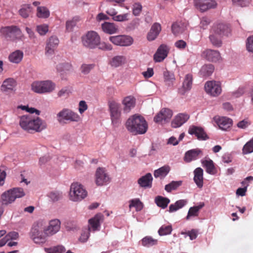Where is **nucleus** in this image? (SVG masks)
Returning <instances> with one entry per match:
<instances>
[{
    "instance_id": "48",
    "label": "nucleus",
    "mask_w": 253,
    "mask_h": 253,
    "mask_svg": "<svg viewBox=\"0 0 253 253\" xmlns=\"http://www.w3.org/2000/svg\"><path fill=\"white\" fill-rule=\"evenodd\" d=\"M204 204L198 206L191 207L188 212L187 215L186 217L187 220H189L191 217H195L198 216L199 210L203 207Z\"/></svg>"
},
{
    "instance_id": "14",
    "label": "nucleus",
    "mask_w": 253,
    "mask_h": 253,
    "mask_svg": "<svg viewBox=\"0 0 253 253\" xmlns=\"http://www.w3.org/2000/svg\"><path fill=\"white\" fill-rule=\"evenodd\" d=\"M194 5L197 9L204 12L209 9L215 8L217 3L214 0H194Z\"/></svg>"
},
{
    "instance_id": "44",
    "label": "nucleus",
    "mask_w": 253,
    "mask_h": 253,
    "mask_svg": "<svg viewBox=\"0 0 253 253\" xmlns=\"http://www.w3.org/2000/svg\"><path fill=\"white\" fill-rule=\"evenodd\" d=\"M164 81L169 86H171L175 81L174 74L168 71H165L163 73Z\"/></svg>"
},
{
    "instance_id": "1",
    "label": "nucleus",
    "mask_w": 253,
    "mask_h": 253,
    "mask_svg": "<svg viewBox=\"0 0 253 253\" xmlns=\"http://www.w3.org/2000/svg\"><path fill=\"white\" fill-rule=\"evenodd\" d=\"M19 125L23 130L27 132H41L47 126L44 121L39 117H34L31 115L19 117Z\"/></svg>"
},
{
    "instance_id": "29",
    "label": "nucleus",
    "mask_w": 253,
    "mask_h": 253,
    "mask_svg": "<svg viewBox=\"0 0 253 253\" xmlns=\"http://www.w3.org/2000/svg\"><path fill=\"white\" fill-rule=\"evenodd\" d=\"M188 132L190 134L195 135L199 140H206L208 138L204 129L201 127L191 126L189 128Z\"/></svg>"
},
{
    "instance_id": "4",
    "label": "nucleus",
    "mask_w": 253,
    "mask_h": 253,
    "mask_svg": "<svg viewBox=\"0 0 253 253\" xmlns=\"http://www.w3.org/2000/svg\"><path fill=\"white\" fill-rule=\"evenodd\" d=\"M56 120L60 125H65L69 123H78L82 120V117L76 112L64 108L56 114Z\"/></svg>"
},
{
    "instance_id": "42",
    "label": "nucleus",
    "mask_w": 253,
    "mask_h": 253,
    "mask_svg": "<svg viewBox=\"0 0 253 253\" xmlns=\"http://www.w3.org/2000/svg\"><path fill=\"white\" fill-rule=\"evenodd\" d=\"M32 7L30 4H25L21 6V7L19 10L18 12L21 17L26 18L29 17L30 14L32 12Z\"/></svg>"
},
{
    "instance_id": "59",
    "label": "nucleus",
    "mask_w": 253,
    "mask_h": 253,
    "mask_svg": "<svg viewBox=\"0 0 253 253\" xmlns=\"http://www.w3.org/2000/svg\"><path fill=\"white\" fill-rule=\"evenodd\" d=\"M90 227H88L87 229H85V230H83L79 238L80 241L83 243L86 242L90 235Z\"/></svg>"
},
{
    "instance_id": "3",
    "label": "nucleus",
    "mask_w": 253,
    "mask_h": 253,
    "mask_svg": "<svg viewBox=\"0 0 253 253\" xmlns=\"http://www.w3.org/2000/svg\"><path fill=\"white\" fill-rule=\"evenodd\" d=\"M45 222L39 220L32 226L29 236L31 239L36 244H43L46 242L48 236L44 228Z\"/></svg>"
},
{
    "instance_id": "55",
    "label": "nucleus",
    "mask_w": 253,
    "mask_h": 253,
    "mask_svg": "<svg viewBox=\"0 0 253 253\" xmlns=\"http://www.w3.org/2000/svg\"><path fill=\"white\" fill-rule=\"evenodd\" d=\"M242 151L244 154H249L253 152V138L244 146Z\"/></svg>"
},
{
    "instance_id": "13",
    "label": "nucleus",
    "mask_w": 253,
    "mask_h": 253,
    "mask_svg": "<svg viewBox=\"0 0 253 253\" xmlns=\"http://www.w3.org/2000/svg\"><path fill=\"white\" fill-rule=\"evenodd\" d=\"M205 89L207 93L213 97L218 96L222 91L220 82L215 81L207 82L205 84Z\"/></svg>"
},
{
    "instance_id": "33",
    "label": "nucleus",
    "mask_w": 253,
    "mask_h": 253,
    "mask_svg": "<svg viewBox=\"0 0 253 253\" xmlns=\"http://www.w3.org/2000/svg\"><path fill=\"white\" fill-rule=\"evenodd\" d=\"M126 62V58L123 55H117L113 57L109 64L112 67L118 68L124 65Z\"/></svg>"
},
{
    "instance_id": "46",
    "label": "nucleus",
    "mask_w": 253,
    "mask_h": 253,
    "mask_svg": "<svg viewBox=\"0 0 253 253\" xmlns=\"http://www.w3.org/2000/svg\"><path fill=\"white\" fill-rule=\"evenodd\" d=\"M50 15L49 10L44 6H38L37 16L40 18H47Z\"/></svg>"
},
{
    "instance_id": "19",
    "label": "nucleus",
    "mask_w": 253,
    "mask_h": 253,
    "mask_svg": "<svg viewBox=\"0 0 253 253\" xmlns=\"http://www.w3.org/2000/svg\"><path fill=\"white\" fill-rule=\"evenodd\" d=\"M202 56L207 60L211 62H215L221 59V56L219 51L210 49H207L204 51Z\"/></svg>"
},
{
    "instance_id": "30",
    "label": "nucleus",
    "mask_w": 253,
    "mask_h": 253,
    "mask_svg": "<svg viewBox=\"0 0 253 253\" xmlns=\"http://www.w3.org/2000/svg\"><path fill=\"white\" fill-rule=\"evenodd\" d=\"M101 28L104 33L109 35L117 33L119 30L118 26L115 23L111 22H104L102 24Z\"/></svg>"
},
{
    "instance_id": "17",
    "label": "nucleus",
    "mask_w": 253,
    "mask_h": 253,
    "mask_svg": "<svg viewBox=\"0 0 253 253\" xmlns=\"http://www.w3.org/2000/svg\"><path fill=\"white\" fill-rule=\"evenodd\" d=\"M169 49V47L167 45L161 44L154 55L155 61L157 62L163 61L167 57Z\"/></svg>"
},
{
    "instance_id": "57",
    "label": "nucleus",
    "mask_w": 253,
    "mask_h": 253,
    "mask_svg": "<svg viewBox=\"0 0 253 253\" xmlns=\"http://www.w3.org/2000/svg\"><path fill=\"white\" fill-rule=\"evenodd\" d=\"M37 32L41 36L45 35L48 31V26L46 24L38 25L36 27Z\"/></svg>"
},
{
    "instance_id": "51",
    "label": "nucleus",
    "mask_w": 253,
    "mask_h": 253,
    "mask_svg": "<svg viewBox=\"0 0 253 253\" xmlns=\"http://www.w3.org/2000/svg\"><path fill=\"white\" fill-rule=\"evenodd\" d=\"M182 184L181 181H172L165 186V189L168 192L176 190Z\"/></svg>"
},
{
    "instance_id": "58",
    "label": "nucleus",
    "mask_w": 253,
    "mask_h": 253,
    "mask_svg": "<svg viewBox=\"0 0 253 253\" xmlns=\"http://www.w3.org/2000/svg\"><path fill=\"white\" fill-rule=\"evenodd\" d=\"M142 6L141 4L139 3H135L132 5V10L133 14L137 16L140 15L142 11Z\"/></svg>"
},
{
    "instance_id": "10",
    "label": "nucleus",
    "mask_w": 253,
    "mask_h": 253,
    "mask_svg": "<svg viewBox=\"0 0 253 253\" xmlns=\"http://www.w3.org/2000/svg\"><path fill=\"white\" fill-rule=\"evenodd\" d=\"M22 35V32L16 26H7L0 29V36L9 39L11 40L19 38Z\"/></svg>"
},
{
    "instance_id": "18",
    "label": "nucleus",
    "mask_w": 253,
    "mask_h": 253,
    "mask_svg": "<svg viewBox=\"0 0 253 253\" xmlns=\"http://www.w3.org/2000/svg\"><path fill=\"white\" fill-rule=\"evenodd\" d=\"M59 43L58 38L54 36H52L47 41L45 47V55L50 56L52 55L57 48Z\"/></svg>"
},
{
    "instance_id": "15",
    "label": "nucleus",
    "mask_w": 253,
    "mask_h": 253,
    "mask_svg": "<svg viewBox=\"0 0 253 253\" xmlns=\"http://www.w3.org/2000/svg\"><path fill=\"white\" fill-rule=\"evenodd\" d=\"M106 13L111 16L112 19L115 21L122 22L130 20V14L129 12L118 14V11L113 7L108 8Z\"/></svg>"
},
{
    "instance_id": "32",
    "label": "nucleus",
    "mask_w": 253,
    "mask_h": 253,
    "mask_svg": "<svg viewBox=\"0 0 253 253\" xmlns=\"http://www.w3.org/2000/svg\"><path fill=\"white\" fill-rule=\"evenodd\" d=\"M161 31V26L159 23H154L148 34L147 39L149 41L154 40L159 34Z\"/></svg>"
},
{
    "instance_id": "63",
    "label": "nucleus",
    "mask_w": 253,
    "mask_h": 253,
    "mask_svg": "<svg viewBox=\"0 0 253 253\" xmlns=\"http://www.w3.org/2000/svg\"><path fill=\"white\" fill-rule=\"evenodd\" d=\"M233 3L237 5L244 7L249 5L250 0H232Z\"/></svg>"
},
{
    "instance_id": "37",
    "label": "nucleus",
    "mask_w": 253,
    "mask_h": 253,
    "mask_svg": "<svg viewBox=\"0 0 253 253\" xmlns=\"http://www.w3.org/2000/svg\"><path fill=\"white\" fill-rule=\"evenodd\" d=\"M57 71L61 76L69 73L72 70V66L68 63H61L56 66Z\"/></svg>"
},
{
    "instance_id": "56",
    "label": "nucleus",
    "mask_w": 253,
    "mask_h": 253,
    "mask_svg": "<svg viewBox=\"0 0 253 253\" xmlns=\"http://www.w3.org/2000/svg\"><path fill=\"white\" fill-rule=\"evenodd\" d=\"M94 64H83L81 67V71L83 74L87 75L94 68Z\"/></svg>"
},
{
    "instance_id": "50",
    "label": "nucleus",
    "mask_w": 253,
    "mask_h": 253,
    "mask_svg": "<svg viewBox=\"0 0 253 253\" xmlns=\"http://www.w3.org/2000/svg\"><path fill=\"white\" fill-rule=\"evenodd\" d=\"M155 202L158 207L164 209L167 207L170 200L167 198L158 196L156 198Z\"/></svg>"
},
{
    "instance_id": "25",
    "label": "nucleus",
    "mask_w": 253,
    "mask_h": 253,
    "mask_svg": "<svg viewBox=\"0 0 253 253\" xmlns=\"http://www.w3.org/2000/svg\"><path fill=\"white\" fill-rule=\"evenodd\" d=\"M214 120L219 126V128L226 130L229 128L232 125V121L231 119L226 117H217L214 118Z\"/></svg>"
},
{
    "instance_id": "53",
    "label": "nucleus",
    "mask_w": 253,
    "mask_h": 253,
    "mask_svg": "<svg viewBox=\"0 0 253 253\" xmlns=\"http://www.w3.org/2000/svg\"><path fill=\"white\" fill-rule=\"evenodd\" d=\"M172 231V227L171 225H163L158 231V233L160 236H165L170 234Z\"/></svg>"
},
{
    "instance_id": "39",
    "label": "nucleus",
    "mask_w": 253,
    "mask_h": 253,
    "mask_svg": "<svg viewBox=\"0 0 253 253\" xmlns=\"http://www.w3.org/2000/svg\"><path fill=\"white\" fill-rule=\"evenodd\" d=\"M170 169L169 166L165 165L154 171V177L155 178L163 179L169 173Z\"/></svg>"
},
{
    "instance_id": "62",
    "label": "nucleus",
    "mask_w": 253,
    "mask_h": 253,
    "mask_svg": "<svg viewBox=\"0 0 253 253\" xmlns=\"http://www.w3.org/2000/svg\"><path fill=\"white\" fill-rule=\"evenodd\" d=\"M246 48L249 52L253 53V35L247 38L246 41Z\"/></svg>"
},
{
    "instance_id": "52",
    "label": "nucleus",
    "mask_w": 253,
    "mask_h": 253,
    "mask_svg": "<svg viewBox=\"0 0 253 253\" xmlns=\"http://www.w3.org/2000/svg\"><path fill=\"white\" fill-rule=\"evenodd\" d=\"M80 20V17L76 16L73 18L71 20L67 21L66 23V30L68 31H72Z\"/></svg>"
},
{
    "instance_id": "34",
    "label": "nucleus",
    "mask_w": 253,
    "mask_h": 253,
    "mask_svg": "<svg viewBox=\"0 0 253 253\" xmlns=\"http://www.w3.org/2000/svg\"><path fill=\"white\" fill-rule=\"evenodd\" d=\"M186 28V25L184 23L181 21H177L172 24L171 31L174 35L177 36L183 33Z\"/></svg>"
},
{
    "instance_id": "43",
    "label": "nucleus",
    "mask_w": 253,
    "mask_h": 253,
    "mask_svg": "<svg viewBox=\"0 0 253 253\" xmlns=\"http://www.w3.org/2000/svg\"><path fill=\"white\" fill-rule=\"evenodd\" d=\"M186 200H180L177 201L174 204H171L169 207V211L173 212L183 208L187 204Z\"/></svg>"
},
{
    "instance_id": "45",
    "label": "nucleus",
    "mask_w": 253,
    "mask_h": 253,
    "mask_svg": "<svg viewBox=\"0 0 253 253\" xmlns=\"http://www.w3.org/2000/svg\"><path fill=\"white\" fill-rule=\"evenodd\" d=\"M222 36H218L212 33H211L209 36V39L211 44L215 47H220L222 45V42L221 39Z\"/></svg>"
},
{
    "instance_id": "11",
    "label": "nucleus",
    "mask_w": 253,
    "mask_h": 253,
    "mask_svg": "<svg viewBox=\"0 0 253 253\" xmlns=\"http://www.w3.org/2000/svg\"><path fill=\"white\" fill-rule=\"evenodd\" d=\"M111 181V178L105 168H98L95 174V182L98 186L108 184Z\"/></svg>"
},
{
    "instance_id": "20",
    "label": "nucleus",
    "mask_w": 253,
    "mask_h": 253,
    "mask_svg": "<svg viewBox=\"0 0 253 253\" xmlns=\"http://www.w3.org/2000/svg\"><path fill=\"white\" fill-rule=\"evenodd\" d=\"M193 77L191 74H187L182 83V86L178 89V92L181 95L185 94L192 88Z\"/></svg>"
},
{
    "instance_id": "2",
    "label": "nucleus",
    "mask_w": 253,
    "mask_h": 253,
    "mask_svg": "<svg viewBox=\"0 0 253 253\" xmlns=\"http://www.w3.org/2000/svg\"><path fill=\"white\" fill-rule=\"evenodd\" d=\"M126 127L129 132L134 135L144 134L148 129L144 118L137 115H132L127 119Z\"/></svg>"
},
{
    "instance_id": "54",
    "label": "nucleus",
    "mask_w": 253,
    "mask_h": 253,
    "mask_svg": "<svg viewBox=\"0 0 253 253\" xmlns=\"http://www.w3.org/2000/svg\"><path fill=\"white\" fill-rule=\"evenodd\" d=\"M157 240L151 237H145L142 240V244L144 246L150 247L157 244Z\"/></svg>"
},
{
    "instance_id": "24",
    "label": "nucleus",
    "mask_w": 253,
    "mask_h": 253,
    "mask_svg": "<svg viewBox=\"0 0 253 253\" xmlns=\"http://www.w3.org/2000/svg\"><path fill=\"white\" fill-rule=\"evenodd\" d=\"M122 103L123 105V111L127 113L134 107L135 104V99L132 96H127L124 98Z\"/></svg>"
},
{
    "instance_id": "27",
    "label": "nucleus",
    "mask_w": 253,
    "mask_h": 253,
    "mask_svg": "<svg viewBox=\"0 0 253 253\" xmlns=\"http://www.w3.org/2000/svg\"><path fill=\"white\" fill-rule=\"evenodd\" d=\"M189 118V116L187 114L180 113L175 117L171 122L172 127L177 128L181 126Z\"/></svg>"
},
{
    "instance_id": "40",
    "label": "nucleus",
    "mask_w": 253,
    "mask_h": 253,
    "mask_svg": "<svg viewBox=\"0 0 253 253\" xmlns=\"http://www.w3.org/2000/svg\"><path fill=\"white\" fill-rule=\"evenodd\" d=\"M214 70V67L212 64H206L203 66L200 70V75L204 77L211 76Z\"/></svg>"
},
{
    "instance_id": "23",
    "label": "nucleus",
    "mask_w": 253,
    "mask_h": 253,
    "mask_svg": "<svg viewBox=\"0 0 253 253\" xmlns=\"http://www.w3.org/2000/svg\"><path fill=\"white\" fill-rule=\"evenodd\" d=\"M103 215L99 213L96 214L93 217L88 220L89 227L90 229L91 228L92 231H95L99 230L100 227V223L103 220Z\"/></svg>"
},
{
    "instance_id": "26",
    "label": "nucleus",
    "mask_w": 253,
    "mask_h": 253,
    "mask_svg": "<svg viewBox=\"0 0 253 253\" xmlns=\"http://www.w3.org/2000/svg\"><path fill=\"white\" fill-rule=\"evenodd\" d=\"M228 27L223 24L218 23L213 25L211 33L218 35V36L227 35L229 33Z\"/></svg>"
},
{
    "instance_id": "12",
    "label": "nucleus",
    "mask_w": 253,
    "mask_h": 253,
    "mask_svg": "<svg viewBox=\"0 0 253 253\" xmlns=\"http://www.w3.org/2000/svg\"><path fill=\"white\" fill-rule=\"evenodd\" d=\"M109 40L114 45L120 46H130L133 42L131 37L125 35L110 36Z\"/></svg>"
},
{
    "instance_id": "21",
    "label": "nucleus",
    "mask_w": 253,
    "mask_h": 253,
    "mask_svg": "<svg viewBox=\"0 0 253 253\" xmlns=\"http://www.w3.org/2000/svg\"><path fill=\"white\" fill-rule=\"evenodd\" d=\"M60 228V221L57 219L50 221L48 226L44 228L48 237L51 236L57 233Z\"/></svg>"
},
{
    "instance_id": "60",
    "label": "nucleus",
    "mask_w": 253,
    "mask_h": 253,
    "mask_svg": "<svg viewBox=\"0 0 253 253\" xmlns=\"http://www.w3.org/2000/svg\"><path fill=\"white\" fill-rule=\"evenodd\" d=\"M48 196L52 202H56L62 198V194L59 192H51Z\"/></svg>"
},
{
    "instance_id": "61",
    "label": "nucleus",
    "mask_w": 253,
    "mask_h": 253,
    "mask_svg": "<svg viewBox=\"0 0 253 253\" xmlns=\"http://www.w3.org/2000/svg\"><path fill=\"white\" fill-rule=\"evenodd\" d=\"M211 23V20L207 17H204L201 18L199 27L203 30L207 29L208 26Z\"/></svg>"
},
{
    "instance_id": "31",
    "label": "nucleus",
    "mask_w": 253,
    "mask_h": 253,
    "mask_svg": "<svg viewBox=\"0 0 253 253\" xmlns=\"http://www.w3.org/2000/svg\"><path fill=\"white\" fill-rule=\"evenodd\" d=\"M153 177L150 173L141 177L138 179V183L141 187L145 188H150L152 186Z\"/></svg>"
},
{
    "instance_id": "35",
    "label": "nucleus",
    "mask_w": 253,
    "mask_h": 253,
    "mask_svg": "<svg viewBox=\"0 0 253 253\" xmlns=\"http://www.w3.org/2000/svg\"><path fill=\"white\" fill-rule=\"evenodd\" d=\"M194 180L197 186L202 188L203 186V170L201 168H196L194 171Z\"/></svg>"
},
{
    "instance_id": "9",
    "label": "nucleus",
    "mask_w": 253,
    "mask_h": 253,
    "mask_svg": "<svg viewBox=\"0 0 253 253\" xmlns=\"http://www.w3.org/2000/svg\"><path fill=\"white\" fill-rule=\"evenodd\" d=\"M109 109L112 124L117 126L121 122V105L114 101L109 103Z\"/></svg>"
},
{
    "instance_id": "22",
    "label": "nucleus",
    "mask_w": 253,
    "mask_h": 253,
    "mask_svg": "<svg viewBox=\"0 0 253 253\" xmlns=\"http://www.w3.org/2000/svg\"><path fill=\"white\" fill-rule=\"evenodd\" d=\"M17 85L16 81L13 78L5 79L2 83L0 90L4 92H9L15 90Z\"/></svg>"
},
{
    "instance_id": "38",
    "label": "nucleus",
    "mask_w": 253,
    "mask_h": 253,
    "mask_svg": "<svg viewBox=\"0 0 253 253\" xmlns=\"http://www.w3.org/2000/svg\"><path fill=\"white\" fill-rule=\"evenodd\" d=\"M203 167L206 169V172L209 174H212L214 173L215 169L214 163L213 161L209 158H205V159L201 160Z\"/></svg>"
},
{
    "instance_id": "36",
    "label": "nucleus",
    "mask_w": 253,
    "mask_h": 253,
    "mask_svg": "<svg viewBox=\"0 0 253 253\" xmlns=\"http://www.w3.org/2000/svg\"><path fill=\"white\" fill-rule=\"evenodd\" d=\"M23 55L22 51L16 50L9 55L8 60L11 63L18 64L22 61Z\"/></svg>"
},
{
    "instance_id": "47",
    "label": "nucleus",
    "mask_w": 253,
    "mask_h": 253,
    "mask_svg": "<svg viewBox=\"0 0 253 253\" xmlns=\"http://www.w3.org/2000/svg\"><path fill=\"white\" fill-rule=\"evenodd\" d=\"M129 209L134 208L137 211H140L143 208V204L139 199H132L129 201Z\"/></svg>"
},
{
    "instance_id": "64",
    "label": "nucleus",
    "mask_w": 253,
    "mask_h": 253,
    "mask_svg": "<svg viewBox=\"0 0 253 253\" xmlns=\"http://www.w3.org/2000/svg\"><path fill=\"white\" fill-rule=\"evenodd\" d=\"M88 108L85 101L82 100L79 104V112L81 114L84 113Z\"/></svg>"
},
{
    "instance_id": "5",
    "label": "nucleus",
    "mask_w": 253,
    "mask_h": 253,
    "mask_svg": "<svg viewBox=\"0 0 253 253\" xmlns=\"http://www.w3.org/2000/svg\"><path fill=\"white\" fill-rule=\"evenodd\" d=\"M87 196V192L81 183L76 182L72 183L70 187L69 199L74 202H79Z\"/></svg>"
},
{
    "instance_id": "8",
    "label": "nucleus",
    "mask_w": 253,
    "mask_h": 253,
    "mask_svg": "<svg viewBox=\"0 0 253 253\" xmlns=\"http://www.w3.org/2000/svg\"><path fill=\"white\" fill-rule=\"evenodd\" d=\"M55 88V84L51 81H36L31 84L32 90L38 93H49Z\"/></svg>"
},
{
    "instance_id": "7",
    "label": "nucleus",
    "mask_w": 253,
    "mask_h": 253,
    "mask_svg": "<svg viewBox=\"0 0 253 253\" xmlns=\"http://www.w3.org/2000/svg\"><path fill=\"white\" fill-rule=\"evenodd\" d=\"M100 42L99 34L94 31H89L81 37V43L83 46L88 49L96 48Z\"/></svg>"
},
{
    "instance_id": "41",
    "label": "nucleus",
    "mask_w": 253,
    "mask_h": 253,
    "mask_svg": "<svg viewBox=\"0 0 253 253\" xmlns=\"http://www.w3.org/2000/svg\"><path fill=\"white\" fill-rule=\"evenodd\" d=\"M19 238V234L15 231L8 233L4 237L0 240V247L3 246L8 241L17 240Z\"/></svg>"
},
{
    "instance_id": "49",
    "label": "nucleus",
    "mask_w": 253,
    "mask_h": 253,
    "mask_svg": "<svg viewBox=\"0 0 253 253\" xmlns=\"http://www.w3.org/2000/svg\"><path fill=\"white\" fill-rule=\"evenodd\" d=\"M44 250L47 253H63L65 252L66 249L63 245H57L49 248H45Z\"/></svg>"
},
{
    "instance_id": "6",
    "label": "nucleus",
    "mask_w": 253,
    "mask_h": 253,
    "mask_svg": "<svg viewBox=\"0 0 253 253\" xmlns=\"http://www.w3.org/2000/svg\"><path fill=\"white\" fill-rule=\"evenodd\" d=\"M25 195L24 190L21 188H14L4 192L0 196V201L2 205H8L13 203L16 199Z\"/></svg>"
},
{
    "instance_id": "16",
    "label": "nucleus",
    "mask_w": 253,
    "mask_h": 253,
    "mask_svg": "<svg viewBox=\"0 0 253 253\" xmlns=\"http://www.w3.org/2000/svg\"><path fill=\"white\" fill-rule=\"evenodd\" d=\"M173 115L172 110L168 108H163L154 117L156 123H163L169 122Z\"/></svg>"
},
{
    "instance_id": "28",
    "label": "nucleus",
    "mask_w": 253,
    "mask_h": 253,
    "mask_svg": "<svg viewBox=\"0 0 253 253\" xmlns=\"http://www.w3.org/2000/svg\"><path fill=\"white\" fill-rule=\"evenodd\" d=\"M200 155H202V151L199 149L189 150L185 153L184 160L186 163H190L198 159Z\"/></svg>"
}]
</instances>
